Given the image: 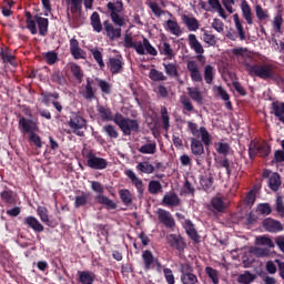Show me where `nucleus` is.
Instances as JSON below:
<instances>
[{
    "label": "nucleus",
    "mask_w": 284,
    "mask_h": 284,
    "mask_svg": "<svg viewBox=\"0 0 284 284\" xmlns=\"http://www.w3.org/2000/svg\"><path fill=\"white\" fill-rule=\"evenodd\" d=\"M202 32H204L203 33L204 43H206L207 45H212V47L216 45V36L205 31V29H202Z\"/></svg>",
    "instance_id": "60"
},
{
    "label": "nucleus",
    "mask_w": 284,
    "mask_h": 284,
    "mask_svg": "<svg viewBox=\"0 0 284 284\" xmlns=\"http://www.w3.org/2000/svg\"><path fill=\"white\" fill-rule=\"evenodd\" d=\"M163 205L166 207H179L181 205V199L176 193H166L162 199Z\"/></svg>",
    "instance_id": "26"
},
{
    "label": "nucleus",
    "mask_w": 284,
    "mask_h": 284,
    "mask_svg": "<svg viewBox=\"0 0 284 284\" xmlns=\"http://www.w3.org/2000/svg\"><path fill=\"white\" fill-rule=\"evenodd\" d=\"M216 165L219 169L224 168L226 170L227 176L232 175V165L233 163L227 159V156H221L216 161Z\"/></svg>",
    "instance_id": "36"
},
{
    "label": "nucleus",
    "mask_w": 284,
    "mask_h": 284,
    "mask_svg": "<svg viewBox=\"0 0 284 284\" xmlns=\"http://www.w3.org/2000/svg\"><path fill=\"white\" fill-rule=\"evenodd\" d=\"M79 274V283L81 284H94V280L97 278V275L93 272L89 271H80Z\"/></svg>",
    "instance_id": "31"
},
{
    "label": "nucleus",
    "mask_w": 284,
    "mask_h": 284,
    "mask_svg": "<svg viewBox=\"0 0 284 284\" xmlns=\"http://www.w3.org/2000/svg\"><path fill=\"white\" fill-rule=\"evenodd\" d=\"M275 212L280 214V216H284V202L283 196L278 195L275 200Z\"/></svg>",
    "instance_id": "63"
},
{
    "label": "nucleus",
    "mask_w": 284,
    "mask_h": 284,
    "mask_svg": "<svg viewBox=\"0 0 284 284\" xmlns=\"http://www.w3.org/2000/svg\"><path fill=\"white\" fill-rule=\"evenodd\" d=\"M256 212L262 216H270L272 214V205L270 203H260L257 204Z\"/></svg>",
    "instance_id": "54"
},
{
    "label": "nucleus",
    "mask_w": 284,
    "mask_h": 284,
    "mask_svg": "<svg viewBox=\"0 0 284 284\" xmlns=\"http://www.w3.org/2000/svg\"><path fill=\"white\" fill-rule=\"evenodd\" d=\"M272 153V146L267 142H257L252 140L248 145V156L250 159H256V155H260L262 159L270 156Z\"/></svg>",
    "instance_id": "6"
},
{
    "label": "nucleus",
    "mask_w": 284,
    "mask_h": 284,
    "mask_svg": "<svg viewBox=\"0 0 284 284\" xmlns=\"http://www.w3.org/2000/svg\"><path fill=\"white\" fill-rule=\"evenodd\" d=\"M142 50L144 54L146 50L148 54H150L151 57H158L159 54V51H156V48H154L152 43H150V40L145 37H143V40H142Z\"/></svg>",
    "instance_id": "40"
},
{
    "label": "nucleus",
    "mask_w": 284,
    "mask_h": 284,
    "mask_svg": "<svg viewBox=\"0 0 284 284\" xmlns=\"http://www.w3.org/2000/svg\"><path fill=\"white\" fill-rule=\"evenodd\" d=\"M68 125L75 136H85L88 130V120L81 114V112H72L69 116Z\"/></svg>",
    "instance_id": "5"
},
{
    "label": "nucleus",
    "mask_w": 284,
    "mask_h": 284,
    "mask_svg": "<svg viewBox=\"0 0 284 284\" xmlns=\"http://www.w3.org/2000/svg\"><path fill=\"white\" fill-rule=\"evenodd\" d=\"M256 245H263L265 247H268L270 250L276 247V244L274 241L265 235H260L255 239Z\"/></svg>",
    "instance_id": "41"
},
{
    "label": "nucleus",
    "mask_w": 284,
    "mask_h": 284,
    "mask_svg": "<svg viewBox=\"0 0 284 284\" xmlns=\"http://www.w3.org/2000/svg\"><path fill=\"white\" fill-rule=\"evenodd\" d=\"M216 74V70L214 69V67L212 64H207L204 67V81L206 83V85H212V83H214V75Z\"/></svg>",
    "instance_id": "32"
},
{
    "label": "nucleus",
    "mask_w": 284,
    "mask_h": 284,
    "mask_svg": "<svg viewBox=\"0 0 284 284\" xmlns=\"http://www.w3.org/2000/svg\"><path fill=\"white\" fill-rule=\"evenodd\" d=\"M123 65H125V62H123V55L111 57L106 62V67L113 75L121 74V72H123Z\"/></svg>",
    "instance_id": "15"
},
{
    "label": "nucleus",
    "mask_w": 284,
    "mask_h": 284,
    "mask_svg": "<svg viewBox=\"0 0 284 284\" xmlns=\"http://www.w3.org/2000/svg\"><path fill=\"white\" fill-rule=\"evenodd\" d=\"M186 90L192 101L199 103V105H203V93H201V90H199V88L189 87Z\"/></svg>",
    "instance_id": "33"
},
{
    "label": "nucleus",
    "mask_w": 284,
    "mask_h": 284,
    "mask_svg": "<svg viewBox=\"0 0 284 284\" xmlns=\"http://www.w3.org/2000/svg\"><path fill=\"white\" fill-rule=\"evenodd\" d=\"M125 174L130 179L132 185H134V187L136 189L138 199H143V196L145 194V185L143 184V180H141L139 176H136V173H134V171H132V170L125 171Z\"/></svg>",
    "instance_id": "18"
},
{
    "label": "nucleus",
    "mask_w": 284,
    "mask_h": 284,
    "mask_svg": "<svg viewBox=\"0 0 284 284\" xmlns=\"http://www.w3.org/2000/svg\"><path fill=\"white\" fill-rule=\"evenodd\" d=\"M37 214L42 223H45V225L50 226V215L48 214V207L38 206Z\"/></svg>",
    "instance_id": "49"
},
{
    "label": "nucleus",
    "mask_w": 284,
    "mask_h": 284,
    "mask_svg": "<svg viewBox=\"0 0 284 284\" xmlns=\"http://www.w3.org/2000/svg\"><path fill=\"white\" fill-rule=\"evenodd\" d=\"M184 230L187 236L191 239V241L199 243V239H200L199 232H196V229L194 227V223H192L191 220L184 221Z\"/></svg>",
    "instance_id": "29"
},
{
    "label": "nucleus",
    "mask_w": 284,
    "mask_h": 284,
    "mask_svg": "<svg viewBox=\"0 0 284 284\" xmlns=\"http://www.w3.org/2000/svg\"><path fill=\"white\" fill-rule=\"evenodd\" d=\"M97 112L100 114L102 121H113L121 130L123 136H132V132H139V120L125 118L119 112L112 115V110L101 104L97 106Z\"/></svg>",
    "instance_id": "2"
},
{
    "label": "nucleus",
    "mask_w": 284,
    "mask_h": 284,
    "mask_svg": "<svg viewBox=\"0 0 284 284\" xmlns=\"http://www.w3.org/2000/svg\"><path fill=\"white\" fill-rule=\"evenodd\" d=\"M159 52L163 57H166V59H174V49H172V45H170L168 42H161L159 44Z\"/></svg>",
    "instance_id": "34"
},
{
    "label": "nucleus",
    "mask_w": 284,
    "mask_h": 284,
    "mask_svg": "<svg viewBox=\"0 0 284 284\" xmlns=\"http://www.w3.org/2000/svg\"><path fill=\"white\" fill-rule=\"evenodd\" d=\"M18 125L23 134H31V132H39V120L27 119L21 116Z\"/></svg>",
    "instance_id": "14"
},
{
    "label": "nucleus",
    "mask_w": 284,
    "mask_h": 284,
    "mask_svg": "<svg viewBox=\"0 0 284 284\" xmlns=\"http://www.w3.org/2000/svg\"><path fill=\"white\" fill-rule=\"evenodd\" d=\"M168 244L173 250H178V252H184L187 244L185 243V239L179 234L171 233L166 236Z\"/></svg>",
    "instance_id": "17"
},
{
    "label": "nucleus",
    "mask_w": 284,
    "mask_h": 284,
    "mask_svg": "<svg viewBox=\"0 0 284 284\" xmlns=\"http://www.w3.org/2000/svg\"><path fill=\"white\" fill-rule=\"evenodd\" d=\"M149 194H159V192H163V184H161L156 180H151L148 185Z\"/></svg>",
    "instance_id": "48"
},
{
    "label": "nucleus",
    "mask_w": 284,
    "mask_h": 284,
    "mask_svg": "<svg viewBox=\"0 0 284 284\" xmlns=\"http://www.w3.org/2000/svg\"><path fill=\"white\" fill-rule=\"evenodd\" d=\"M181 21L184 26H186L189 32H196V30H199V28H201L199 20L192 16L182 14Z\"/></svg>",
    "instance_id": "24"
},
{
    "label": "nucleus",
    "mask_w": 284,
    "mask_h": 284,
    "mask_svg": "<svg viewBox=\"0 0 284 284\" xmlns=\"http://www.w3.org/2000/svg\"><path fill=\"white\" fill-rule=\"evenodd\" d=\"M166 27L171 34H174V37H181L183 34L181 26H179V22H176V20H168Z\"/></svg>",
    "instance_id": "37"
},
{
    "label": "nucleus",
    "mask_w": 284,
    "mask_h": 284,
    "mask_svg": "<svg viewBox=\"0 0 284 284\" xmlns=\"http://www.w3.org/2000/svg\"><path fill=\"white\" fill-rule=\"evenodd\" d=\"M255 14L258 21H265V19H270V13L267 9H263V6L256 4L255 6Z\"/></svg>",
    "instance_id": "53"
},
{
    "label": "nucleus",
    "mask_w": 284,
    "mask_h": 284,
    "mask_svg": "<svg viewBox=\"0 0 284 284\" xmlns=\"http://www.w3.org/2000/svg\"><path fill=\"white\" fill-rule=\"evenodd\" d=\"M41 97H42V103H44V105H49L50 99H55V100L60 99L59 92L50 93L47 91H42Z\"/></svg>",
    "instance_id": "61"
},
{
    "label": "nucleus",
    "mask_w": 284,
    "mask_h": 284,
    "mask_svg": "<svg viewBox=\"0 0 284 284\" xmlns=\"http://www.w3.org/2000/svg\"><path fill=\"white\" fill-rule=\"evenodd\" d=\"M87 165L91 170H108L110 162L104 158L98 156L97 154L89 152L87 154Z\"/></svg>",
    "instance_id": "12"
},
{
    "label": "nucleus",
    "mask_w": 284,
    "mask_h": 284,
    "mask_svg": "<svg viewBox=\"0 0 284 284\" xmlns=\"http://www.w3.org/2000/svg\"><path fill=\"white\" fill-rule=\"evenodd\" d=\"M0 199L4 205H14L17 203V194L13 190L6 189L0 193Z\"/></svg>",
    "instance_id": "28"
},
{
    "label": "nucleus",
    "mask_w": 284,
    "mask_h": 284,
    "mask_svg": "<svg viewBox=\"0 0 284 284\" xmlns=\"http://www.w3.org/2000/svg\"><path fill=\"white\" fill-rule=\"evenodd\" d=\"M262 225L266 232H271L272 234H276V232H283L284 230L283 224L272 217L265 219L262 222Z\"/></svg>",
    "instance_id": "21"
},
{
    "label": "nucleus",
    "mask_w": 284,
    "mask_h": 284,
    "mask_svg": "<svg viewBox=\"0 0 284 284\" xmlns=\"http://www.w3.org/2000/svg\"><path fill=\"white\" fill-rule=\"evenodd\" d=\"M142 261L144 263V270H152L154 263H159V260L154 258V254L150 250L142 252Z\"/></svg>",
    "instance_id": "30"
},
{
    "label": "nucleus",
    "mask_w": 284,
    "mask_h": 284,
    "mask_svg": "<svg viewBox=\"0 0 284 284\" xmlns=\"http://www.w3.org/2000/svg\"><path fill=\"white\" fill-rule=\"evenodd\" d=\"M161 119H162V128L165 132L170 130V113H168V108L161 106Z\"/></svg>",
    "instance_id": "45"
},
{
    "label": "nucleus",
    "mask_w": 284,
    "mask_h": 284,
    "mask_svg": "<svg viewBox=\"0 0 284 284\" xmlns=\"http://www.w3.org/2000/svg\"><path fill=\"white\" fill-rule=\"evenodd\" d=\"M136 170L142 172V174H154V165L149 164L148 162H140L136 165Z\"/></svg>",
    "instance_id": "52"
},
{
    "label": "nucleus",
    "mask_w": 284,
    "mask_h": 284,
    "mask_svg": "<svg viewBox=\"0 0 284 284\" xmlns=\"http://www.w3.org/2000/svg\"><path fill=\"white\" fill-rule=\"evenodd\" d=\"M180 281L182 284H196L199 277L194 274V267L191 263L180 264Z\"/></svg>",
    "instance_id": "8"
},
{
    "label": "nucleus",
    "mask_w": 284,
    "mask_h": 284,
    "mask_svg": "<svg viewBox=\"0 0 284 284\" xmlns=\"http://www.w3.org/2000/svg\"><path fill=\"white\" fill-rule=\"evenodd\" d=\"M156 217L159 223L164 225L166 230H174L176 227V220H174V216L172 213L165 209H158L155 211Z\"/></svg>",
    "instance_id": "11"
},
{
    "label": "nucleus",
    "mask_w": 284,
    "mask_h": 284,
    "mask_svg": "<svg viewBox=\"0 0 284 284\" xmlns=\"http://www.w3.org/2000/svg\"><path fill=\"white\" fill-rule=\"evenodd\" d=\"M187 128L191 131V133L193 134V136H196V134H199V132H200L202 142L204 143L206 150H207V148H210V145H212V135H210V132L207 131V129L205 126H201L199 129L197 123L189 121Z\"/></svg>",
    "instance_id": "10"
},
{
    "label": "nucleus",
    "mask_w": 284,
    "mask_h": 284,
    "mask_svg": "<svg viewBox=\"0 0 284 284\" xmlns=\"http://www.w3.org/2000/svg\"><path fill=\"white\" fill-rule=\"evenodd\" d=\"M27 30L31 34H40V37H48V30L50 28V20L48 18L40 17L39 14L32 16L30 11H26ZM38 26V29H37Z\"/></svg>",
    "instance_id": "4"
},
{
    "label": "nucleus",
    "mask_w": 284,
    "mask_h": 284,
    "mask_svg": "<svg viewBox=\"0 0 284 284\" xmlns=\"http://www.w3.org/2000/svg\"><path fill=\"white\" fill-rule=\"evenodd\" d=\"M123 45L126 49L135 50L136 54H140L141 57H143V54H145V52L143 51L142 42L141 41L134 42V39L132 38V34H130V33H125Z\"/></svg>",
    "instance_id": "20"
},
{
    "label": "nucleus",
    "mask_w": 284,
    "mask_h": 284,
    "mask_svg": "<svg viewBox=\"0 0 284 284\" xmlns=\"http://www.w3.org/2000/svg\"><path fill=\"white\" fill-rule=\"evenodd\" d=\"M242 17L245 19L248 26H254V13H252V7L247 3V0L241 2Z\"/></svg>",
    "instance_id": "25"
},
{
    "label": "nucleus",
    "mask_w": 284,
    "mask_h": 284,
    "mask_svg": "<svg viewBox=\"0 0 284 284\" xmlns=\"http://www.w3.org/2000/svg\"><path fill=\"white\" fill-rule=\"evenodd\" d=\"M98 85L101 90V92H103V94H111L112 93V84H110V82L105 81V80H101L98 79Z\"/></svg>",
    "instance_id": "57"
},
{
    "label": "nucleus",
    "mask_w": 284,
    "mask_h": 284,
    "mask_svg": "<svg viewBox=\"0 0 284 284\" xmlns=\"http://www.w3.org/2000/svg\"><path fill=\"white\" fill-rule=\"evenodd\" d=\"M106 10L110 12V20H105L103 22L104 32L111 41H116V39H121V28L125 26V18L121 16V12H123V0H118L115 2H108L106 3ZM114 23V24H113ZM114 26H118L119 28H114Z\"/></svg>",
    "instance_id": "1"
},
{
    "label": "nucleus",
    "mask_w": 284,
    "mask_h": 284,
    "mask_svg": "<svg viewBox=\"0 0 284 284\" xmlns=\"http://www.w3.org/2000/svg\"><path fill=\"white\" fill-rule=\"evenodd\" d=\"M91 26L94 32H103V24L101 23V16H99V12H93L91 14Z\"/></svg>",
    "instance_id": "39"
},
{
    "label": "nucleus",
    "mask_w": 284,
    "mask_h": 284,
    "mask_svg": "<svg viewBox=\"0 0 284 284\" xmlns=\"http://www.w3.org/2000/svg\"><path fill=\"white\" fill-rule=\"evenodd\" d=\"M262 176L268 180V187L270 190H272V192H278V190H281V185H283L281 174L272 172L270 170H264L262 172Z\"/></svg>",
    "instance_id": "13"
},
{
    "label": "nucleus",
    "mask_w": 284,
    "mask_h": 284,
    "mask_svg": "<svg viewBox=\"0 0 284 284\" xmlns=\"http://www.w3.org/2000/svg\"><path fill=\"white\" fill-rule=\"evenodd\" d=\"M88 199H90V193L82 192L81 195L75 196L74 207H83L88 205Z\"/></svg>",
    "instance_id": "47"
},
{
    "label": "nucleus",
    "mask_w": 284,
    "mask_h": 284,
    "mask_svg": "<svg viewBox=\"0 0 284 284\" xmlns=\"http://www.w3.org/2000/svg\"><path fill=\"white\" fill-rule=\"evenodd\" d=\"M205 274H207L209 278H211L213 284H219V271H216V268H213L212 266H206Z\"/></svg>",
    "instance_id": "56"
},
{
    "label": "nucleus",
    "mask_w": 284,
    "mask_h": 284,
    "mask_svg": "<svg viewBox=\"0 0 284 284\" xmlns=\"http://www.w3.org/2000/svg\"><path fill=\"white\" fill-rule=\"evenodd\" d=\"M82 1L81 0H71L70 11L72 14H81Z\"/></svg>",
    "instance_id": "62"
},
{
    "label": "nucleus",
    "mask_w": 284,
    "mask_h": 284,
    "mask_svg": "<svg viewBox=\"0 0 284 284\" xmlns=\"http://www.w3.org/2000/svg\"><path fill=\"white\" fill-rule=\"evenodd\" d=\"M149 79H151V81H168V77L162 72L159 71L156 69H151L149 72Z\"/></svg>",
    "instance_id": "43"
},
{
    "label": "nucleus",
    "mask_w": 284,
    "mask_h": 284,
    "mask_svg": "<svg viewBox=\"0 0 284 284\" xmlns=\"http://www.w3.org/2000/svg\"><path fill=\"white\" fill-rule=\"evenodd\" d=\"M93 83V80L87 78V84L84 87V91L82 92V97L85 99V101H94V99H97V91L92 87Z\"/></svg>",
    "instance_id": "27"
},
{
    "label": "nucleus",
    "mask_w": 284,
    "mask_h": 284,
    "mask_svg": "<svg viewBox=\"0 0 284 284\" xmlns=\"http://www.w3.org/2000/svg\"><path fill=\"white\" fill-rule=\"evenodd\" d=\"M186 68L193 83H203V74L201 73V69H199V63H196V61H187Z\"/></svg>",
    "instance_id": "19"
},
{
    "label": "nucleus",
    "mask_w": 284,
    "mask_h": 284,
    "mask_svg": "<svg viewBox=\"0 0 284 284\" xmlns=\"http://www.w3.org/2000/svg\"><path fill=\"white\" fill-rule=\"evenodd\" d=\"M180 102L183 105V110L186 112H194V104H192V101L186 95H181Z\"/></svg>",
    "instance_id": "58"
},
{
    "label": "nucleus",
    "mask_w": 284,
    "mask_h": 284,
    "mask_svg": "<svg viewBox=\"0 0 284 284\" xmlns=\"http://www.w3.org/2000/svg\"><path fill=\"white\" fill-rule=\"evenodd\" d=\"M191 152L195 158L196 164L203 165V160L205 159V143H203V139H191Z\"/></svg>",
    "instance_id": "9"
},
{
    "label": "nucleus",
    "mask_w": 284,
    "mask_h": 284,
    "mask_svg": "<svg viewBox=\"0 0 284 284\" xmlns=\"http://www.w3.org/2000/svg\"><path fill=\"white\" fill-rule=\"evenodd\" d=\"M245 70L251 77H257V79H262L263 81H275L277 77L276 65L272 63L251 64L250 62H246Z\"/></svg>",
    "instance_id": "3"
},
{
    "label": "nucleus",
    "mask_w": 284,
    "mask_h": 284,
    "mask_svg": "<svg viewBox=\"0 0 284 284\" xmlns=\"http://www.w3.org/2000/svg\"><path fill=\"white\" fill-rule=\"evenodd\" d=\"M120 199L123 205H132V192L128 189H122L119 191Z\"/></svg>",
    "instance_id": "50"
},
{
    "label": "nucleus",
    "mask_w": 284,
    "mask_h": 284,
    "mask_svg": "<svg viewBox=\"0 0 284 284\" xmlns=\"http://www.w3.org/2000/svg\"><path fill=\"white\" fill-rule=\"evenodd\" d=\"M210 212L216 216V214H223L225 210H227V203L225 202V197L214 196L212 197L210 205Z\"/></svg>",
    "instance_id": "16"
},
{
    "label": "nucleus",
    "mask_w": 284,
    "mask_h": 284,
    "mask_svg": "<svg viewBox=\"0 0 284 284\" xmlns=\"http://www.w3.org/2000/svg\"><path fill=\"white\" fill-rule=\"evenodd\" d=\"M233 21L235 24V28L237 30L239 37L241 41H245V29L243 28V23L241 22V18H239V13L233 14Z\"/></svg>",
    "instance_id": "38"
},
{
    "label": "nucleus",
    "mask_w": 284,
    "mask_h": 284,
    "mask_svg": "<svg viewBox=\"0 0 284 284\" xmlns=\"http://www.w3.org/2000/svg\"><path fill=\"white\" fill-rule=\"evenodd\" d=\"M164 278L168 284H175L176 281L174 278V273L172 272V268H163Z\"/></svg>",
    "instance_id": "64"
},
{
    "label": "nucleus",
    "mask_w": 284,
    "mask_h": 284,
    "mask_svg": "<svg viewBox=\"0 0 284 284\" xmlns=\"http://www.w3.org/2000/svg\"><path fill=\"white\" fill-rule=\"evenodd\" d=\"M71 72L74 77V79H77V81H79V83H81V81H83V70H81V67L79 64H71Z\"/></svg>",
    "instance_id": "59"
},
{
    "label": "nucleus",
    "mask_w": 284,
    "mask_h": 284,
    "mask_svg": "<svg viewBox=\"0 0 284 284\" xmlns=\"http://www.w3.org/2000/svg\"><path fill=\"white\" fill-rule=\"evenodd\" d=\"M102 130L109 139H119V131L116 130V126L106 124L102 128Z\"/></svg>",
    "instance_id": "51"
},
{
    "label": "nucleus",
    "mask_w": 284,
    "mask_h": 284,
    "mask_svg": "<svg viewBox=\"0 0 284 284\" xmlns=\"http://www.w3.org/2000/svg\"><path fill=\"white\" fill-rule=\"evenodd\" d=\"M189 45L191 50L195 52L197 55V59H201L202 54H205V49H203V44L199 41V38H196V34L190 33L189 34Z\"/></svg>",
    "instance_id": "23"
},
{
    "label": "nucleus",
    "mask_w": 284,
    "mask_h": 284,
    "mask_svg": "<svg viewBox=\"0 0 284 284\" xmlns=\"http://www.w3.org/2000/svg\"><path fill=\"white\" fill-rule=\"evenodd\" d=\"M29 143L34 145L38 150H41L43 148V141L41 140V136L37 134V131H33L29 133Z\"/></svg>",
    "instance_id": "44"
},
{
    "label": "nucleus",
    "mask_w": 284,
    "mask_h": 284,
    "mask_svg": "<svg viewBox=\"0 0 284 284\" xmlns=\"http://www.w3.org/2000/svg\"><path fill=\"white\" fill-rule=\"evenodd\" d=\"M91 54L101 69L105 68V62H103V53L99 49H92Z\"/></svg>",
    "instance_id": "55"
},
{
    "label": "nucleus",
    "mask_w": 284,
    "mask_h": 284,
    "mask_svg": "<svg viewBox=\"0 0 284 284\" xmlns=\"http://www.w3.org/2000/svg\"><path fill=\"white\" fill-rule=\"evenodd\" d=\"M254 281H256V274L250 271H244V273L237 276V283L240 284H252Z\"/></svg>",
    "instance_id": "35"
},
{
    "label": "nucleus",
    "mask_w": 284,
    "mask_h": 284,
    "mask_svg": "<svg viewBox=\"0 0 284 284\" xmlns=\"http://www.w3.org/2000/svg\"><path fill=\"white\" fill-rule=\"evenodd\" d=\"M163 68L168 77H174V78L179 77V68L176 67V63H172V62L163 63Z\"/></svg>",
    "instance_id": "42"
},
{
    "label": "nucleus",
    "mask_w": 284,
    "mask_h": 284,
    "mask_svg": "<svg viewBox=\"0 0 284 284\" xmlns=\"http://www.w3.org/2000/svg\"><path fill=\"white\" fill-rule=\"evenodd\" d=\"M23 225L29 227V230H33V232L41 234V232H44L45 227H43V224L39 222V220L32 215L24 217Z\"/></svg>",
    "instance_id": "22"
},
{
    "label": "nucleus",
    "mask_w": 284,
    "mask_h": 284,
    "mask_svg": "<svg viewBox=\"0 0 284 284\" xmlns=\"http://www.w3.org/2000/svg\"><path fill=\"white\" fill-rule=\"evenodd\" d=\"M91 190L98 193L97 201L100 205H105L106 210H116L118 207L116 203L110 200V197L103 195L104 190H103V184H101V182H98V181L91 182Z\"/></svg>",
    "instance_id": "7"
},
{
    "label": "nucleus",
    "mask_w": 284,
    "mask_h": 284,
    "mask_svg": "<svg viewBox=\"0 0 284 284\" xmlns=\"http://www.w3.org/2000/svg\"><path fill=\"white\" fill-rule=\"evenodd\" d=\"M140 154H156V142H151L138 149Z\"/></svg>",
    "instance_id": "46"
}]
</instances>
